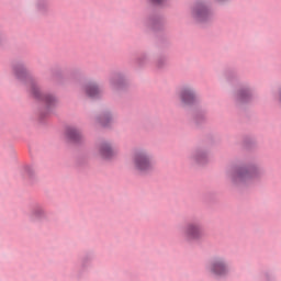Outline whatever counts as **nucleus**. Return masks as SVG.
I'll use <instances>...</instances> for the list:
<instances>
[{
  "mask_svg": "<svg viewBox=\"0 0 281 281\" xmlns=\"http://www.w3.org/2000/svg\"><path fill=\"white\" fill-rule=\"evenodd\" d=\"M134 168L139 172H146L153 168V161L147 153L138 151L133 157Z\"/></svg>",
  "mask_w": 281,
  "mask_h": 281,
  "instance_id": "nucleus-1",
  "label": "nucleus"
},
{
  "mask_svg": "<svg viewBox=\"0 0 281 281\" xmlns=\"http://www.w3.org/2000/svg\"><path fill=\"white\" fill-rule=\"evenodd\" d=\"M184 234L187 238L190 240H199V238H203V226L200 224H189L186 227Z\"/></svg>",
  "mask_w": 281,
  "mask_h": 281,
  "instance_id": "nucleus-2",
  "label": "nucleus"
},
{
  "mask_svg": "<svg viewBox=\"0 0 281 281\" xmlns=\"http://www.w3.org/2000/svg\"><path fill=\"white\" fill-rule=\"evenodd\" d=\"M211 271L212 273H215V276H223L227 271V267L223 262V260L217 259L211 265Z\"/></svg>",
  "mask_w": 281,
  "mask_h": 281,
  "instance_id": "nucleus-3",
  "label": "nucleus"
},
{
  "mask_svg": "<svg viewBox=\"0 0 281 281\" xmlns=\"http://www.w3.org/2000/svg\"><path fill=\"white\" fill-rule=\"evenodd\" d=\"M100 155L103 157V159H111L115 155V150L111 148V145L103 144L100 148Z\"/></svg>",
  "mask_w": 281,
  "mask_h": 281,
  "instance_id": "nucleus-4",
  "label": "nucleus"
},
{
  "mask_svg": "<svg viewBox=\"0 0 281 281\" xmlns=\"http://www.w3.org/2000/svg\"><path fill=\"white\" fill-rule=\"evenodd\" d=\"M181 100L184 104H192L194 102V92L190 89H186L181 93Z\"/></svg>",
  "mask_w": 281,
  "mask_h": 281,
  "instance_id": "nucleus-5",
  "label": "nucleus"
},
{
  "mask_svg": "<svg viewBox=\"0 0 281 281\" xmlns=\"http://www.w3.org/2000/svg\"><path fill=\"white\" fill-rule=\"evenodd\" d=\"M86 93H87V95H89V98H98V95L100 93V88H98L97 85H89L86 88Z\"/></svg>",
  "mask_w": 281,
  "mask_h": 281,
  "instance_id": "nucleus-6",
  "label": "nucleus"
},
{
  "mask_svg": "<svg viewBox=\"0 0 281 281\" xmlns=\"http://www.w3.org/2000/svg\"><path fill=\"white\" fill-rule=\"evenodd\" d=\"M67 135L72 142H78L81 137L80 132L76 128L68 130Z\"/></svg>",
  "mask_w": 281,
  "mask_h": 281,
  "instance_id": "nucleus-7",
  "label": "nucleus"
},
{
  "mask_svg": "<svg viewBox=\"0 0 281 281\" xmlns=\"http://www.w3.org/2000/svg\"><path fill=\"white\" fill-rule=\"evenodd\" d=\"M194 16L198 21H203L207 16V10L201 8L194 11Z\"/></svg>",
  "mask_w": 281,
  "mask_h": 281,
  "instance_id": "nucleus-8",
  "label": "nucleus"
},
{
  "mask_svg": "<svg viewBox=\"0 0 281 281\" xmlns=\"http://www.w3.org/2000/svg\"><path fill=\"white\" fill-rule=\"evenodd\" d=\"M254 171H239L238 172V177L240 179H245V178H248V177H254Z\"/></svg>",
  "mask_w": 281,
  "mask_h": 281,
  "instance_id": "nucleus-9",
  "label": "nucleus"
},
{
  "mask_svg": "<svg viewBox=\"0 0 281 281\" xmlns=\"http://www.w3.org/2000/svg\"><path fill=\"white\" fill-rule=\"evenodd\" d=\"M44 100L48 104H52V102H54V100H56V99H54V97H52V95H46V97H44Z\"/></svg>",
  "mask_w": 281,
  "mask_h": 281,
  "instance_id": "nucleus-10",
  "label": "nucleus"
},
{
  "mask_svg": "<svg viewBox=\"0 0 281 281\" xmlns=\"http://www.w3.org/2000/svg\"><path fill=\"white\" fill-rule=\"evenodd\" d=\"M36 91H37L36 88L33 87V88H32V92L35 93V95H36Z\"/></svg>",
  "mask_w": 281,
  "mask_h": 281,
  "instance_id": "nucleus-11",
  "label": "nucleus"
},
{
  "mask_svg": "<svg viewBox=\"0 0 281 281\" xmlns=\"http://www.w3.org/2000/svg\"><path fill=\"white\" fill-rule=\"evenodd\" d=\"M102 126H106V123H104V119L101 121Z\"/></svg>",
  "mask_w": 281,
  "mask_h": 281,
  "instance_id": "nucleus-12",
  "label": "nucleus"
},
{
  "mask_svg": "<svg viewBox=\"0 0 281 281\" xmlns=\"http://www.w3.org/2000/svg\"><path fill=\"white\" fill-rule=\"evenodd\" d=\"M16 76H19V71H15Z\"/></svg>",
  "mask_w": 281,
  "mask_h": 281,
  "instance_id": "nucleus-13",
  "label": "nucleus"
}]
</instances>
